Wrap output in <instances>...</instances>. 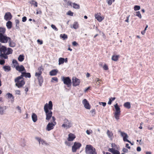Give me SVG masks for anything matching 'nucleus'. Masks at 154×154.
Segmentation results:
<instances>
[{
    "label": "nucleus",
    "mask_w": 154,
    "mask_h": 154,
    "mask_svg": "<svg viewBox=\"0 0 154 154\" xmlns=\"http://www.w3.org/2000/svg\"><path fill=\"white\" fill-rule=\"evenodd\" d=\"M52 109L53 104L51 101L49 102L48 104L46 103L45 105L44 109L45 113L46 120L49 121L51 118L52 119L51 122H49L47 126L46 130L48 131L53 129L57 124L55 118L52 116L53 112L51 111Z\"/></svg>",
    "instance_id": "1"
},
{
    "label": "nucleus",
    "mask_w": 154,
    "mask_h": 154,
    "mask_svg": "<svg viewBox=\"0 0 154 154\" xmlns=\"http://www.w3.org/2000/svg\"><path fill=\"white\" fill-rule=\"evenodd\" d=\"M13 51L11 48H7L5 46L1 45V44L0 43V58L8 59V55L12 54Z\"/></svg>",
    "instance_id": "2"
},
{
    "label": "nucleus",
    "mask_w": 154,
    "mask_h": 154,
    "mask_svg": "<svg viewBox=\"0 0 154 154\" xmlns=\"http://www.w3.org/2000/svg\"><path fill=\"white\" fill-rule=\"evenodd\" d=\"M16 85L19 88L22 87L25 84L23 78L20 75L16 78L14 80Z\"/></svg>",
    "instance_id": "3"
},
{
    "label": "nucleus",
    "mask_w": 154,
    "mask_h": 154,
    "mask_svg": "<svg viewBox=\"0 0 154 154\" xmlns=\"http://www.w3.org/2000/svg\"><path fill=\"white\" fill-rule=\"evenodd\" d=\"M85 152L87 154H97L96 149L92 145H87L85 147Z\"/></svg>",
    "instance_id": "4"
},
{
    "label": "nucleus",
    "mask_w": 154,
    "mask_h": 154,
    "mask_svg": "<svg viewBox=\"0 0 154 154\" xmlns=\"http://www.w3.org/2000/svg\"><path fill=\"white\" fill-rule=\"evenodd\" d=\"M114 107L116 109V111L114 114V116L117 120H118L119 118L120 115V108L118 106L117 103H116L114 105Z\"/></svg>",
    "instance_id": "5"
},
{
    "label": "nucleus",
    "mask_w": 154,
    "mask_h": 154,
    "mask_svg": "<svg viewBox=\"0 0 154 154\" xmlns=\"http://www.w3.org/2000/svg\"><path fill=\"white\" fill-rule=\"evenodd\" d=\"M62 81L63 82L64 84L69 87L71 85V80L69 77H63L62 78Z\"/></svg>",
    "instance_id": "6"
},
{
    "label": "nucleus",
    "mask_w": 154,
    "mask_h": 154,
    "mask_svg": "<svg viewBox=\"0 0 154 154\" xmlns=\"http://www.w3.org/2000/svg\"><path fill=\"white\" fill-rule=\"evenodd\" d=\"M82 144L79 142H74L73 145L72 147V150L73 152H76L77 149H79L81 146Z\"/></svg>",
    "instance_id": "7"
},
{
    "label": "nucleus",
    "mask_w": 154,
    "mask_h": 154,
    "mask_svg": "<svg viewBox=\"0 0 154 154\" xmlns=\"http://www.w3.org/2000/svg\"><path fill=\"white\" fill-rule=\"evenodd\" d=\"M72 126V125L71 121H69L66 119H64L63 124L62 125V127L68 128H70Z\"/></svg>",
    "instance_id": "8"
},
{
    "label": "nucleus",
    "mask_w": 154,
    "mask_h": 154,
    "mask_svg": "<svg viewBox=\"0 0 154 154\" xmlns=\"http://www.w3.org/2000/svg\"><path fill=\"white\" fill-rule=\"evenodd\" d=\"M9 39H10V37H8L6 34L0 36V42L2 43H7Z\"/></svg>",
    "instance_id": "9"
},
{
    "label": "nucleus",
    "mask_w": 154,
    "mask_h": 154,
    "mask_svg": "<svg viewBox=\"0 0 154 154\" xmlns=\"http://www.w3.org/2000/svg\"><path fill=\"white\" fill-rule=\"evenodd\" d=\"M119 132H120L121 136L123 137V140L124 141L130 143L132 145H133V144L132 143L131 141L127 139L128 137L126 133L122 132L120 131H119Z\"/></svg>",
    "instance_id": "10"
},
{
    "label": "nucleus",
    "mask_w": 154,
    "mask_h": 154,
    "mask_svg": "<svg viewBox=\"0 0 154 154\" xmlns=\"http://www.w3.org/2000/svg\"><path fill=\"white\" fill-rule=\"evenodd\" d=\"M72 82L73 86H77L79 85L80 83V79L74 77L72 78Z\"/></svg>",
    "instance_id": "11"
},
{
    "label": "nucleus",
    "mask_w": 154,
    "mask_h": 154,
    "mask_svg": "<svg viewBox=\"0 0 154 154\" xmlns=\"http://www.w3.org/2000/svg\"><path fill=\"white\" fill-rule=\"evenodd\" d=\"M82 103L86 109H91V106L86 99H85L83 100Z\"/></svg>",
    "instance_id": "12"
},
{
    "label": "nucleus",
    "mask_w": 154,
    "mask_h": 154,
    "mask_svg": "<svg viewBox=\"0 0 154 154\" xmlns=\"http://www.w3.org/2000/svg\"><path fill=\"white\" fill-rule=\"evenodd\" d=\"M75 135L74 134L70 133L68 135V137L67 138L68 141H72L75 138Z\"/></svg>",
    "instance_id": "13"
},
{
    "label": "nucleus",
    "mask_w": 154,
    "mask_h": 154,
    "mask_svg": "<svg viewBox=\"0 0 154 154\" xmlns=\"http://www.w3.org/2000/svg\"><path fill=\"white\" fill-rule=\"evenodd\" d=\"M35 76L37 77L39 85L40 86H41L43 82V77L41 75H37Z\"/></svg>",
    "instance_id": "14"
},
{
    "label": "nucleus",
    "mask_w": 154,
    "mask_h": 154,
    "mask_svg": "<svg viewBox=\"0 0 154 154\" xmlns=\"http://www.w3.org/2000/svg\"><path fill=\"white\" fill-rule=\"evenodd\" d=\"M12 15L9 12L6 13L4 16V19L6 20H10L12 18Z\"/></svg>",
    "instance_id": "15"
},
{
    "label": "nucleus",
    "mask_w": 154,
    "mask_h": 154,
    "mask_svg": "<svg viewBox=\"0 0 154 154\" xmlns=\"http://www.w3.org/2000/svg\"><path fill=\"white\" fill-rule=\"evenodd\" d=\"M21 74L20 76L22 78H23V77L30 78L31 77L30 73L29 72H21Z\"/></svg>",
    "instance_id": "16"
},
{
    "label": "nucleus",
    "mask_w": 154,
    "mask_h": 154,
    "mask_svg": "<svg viewBox=\"0 0 154 154\" xmlns=\"http://www.w3.org/2000/svg\"><path fill=\"white\" fill-rule=\"evenodd\" d=\"M10 39H9L8 42L9 45L11 47H14L16 45V43L15 41L12 40L10 38Z\"/></svg>",
    "instance_id": "17"
},
{
    "label": "nucleus",
    "mask_w": 154,
    "mask_h": 154,
    "mask_svg": "<svg viewBox=\"0 0 154 154\" xmlns=\"http://www.w3.org/2000/svg\"><path fill=\"white\" fill-rule=\"evenodd\" d=\"M16 69L17 70L20 72H22L25 71V68L23 65H21L20 66L18 65V66H16Z\"/></svg>",
    "instance_id": "18"
},
{
    "label": "nucleus",
    "mask_w": 154,
    "mask_h": 154,
    "mask_svg": "<svg viewBox=\"0 0 154 154\" xmlns=\"http://www.w3.org/2000/svg\"><path fill=\"white\" fill-rule=\"evenodd\" d=\"M108 151L113 154H120L119 152L115 149L114 148H109L108 149Z\"/></svg>",
    "instance_id": "19"
},
{
    "label": "nucleus",
    "mask_w": 154,
    "mask_h": 154,
    "mask_svg": "<svg viewBox=\"0 0 154 154\" xmlns=\"http://www.w3.org/2000/svg\"><path fill=\"white\" fill-rule=\"evenodd\" d=\"M44 68L42 67V66L39 67L38 68V72H36L35 73V75H41L42 73V71L44 70Z\"/></svg>",
    "instance_id": "20"
},
{
    "label": "nucleus",
    "mask_w": 154,
    "mask_h": 154,
    "mask_svg": "<svg viewBox=\"0 0 154 154\" xmlns=\"http://www.w3.org/2000/svg\"><path fill=\"white\" fill-rule=\"evenodd\" d=\"M35 139L39 142V144L41 143L43 145H46L47 143H46L45 141L43 139H41V138L36 137Z\"/></svg>",
    "instance_id": "21"
},
{
    "label": "nucleus",
    "mask_w": 154,
    "mask_h": 154,
    "mask_svg": "<svg viewBox=\"0 0 154 154\" xmlns=\"http://www.w3.org/2000/svg\"><path fill=\"white\" fill-rule=\"evenodd\" d=\"M6 29L4 27H0V36L5 35Z\"/></svg>",
    "instance_id": "22"
},
{
    "label": "nucleus",
    "mask_w": 154,
    "mask_h": 154,
    "mask_svg": "<svg viewBox=\"0 0 154 154\" xmlns=\"http://www.w3.org/2000/svg\"><path fill=\"white\" fill-rule=\"evenodd\" d=\"M58 72V70L57 69H54L51 71L49 73L50 75L51 76L56 75Z\"/></svg>",
    "instance_id": "23"
},
{
    "label": "nucleus",
    "mask_w": 154,
    "mask_h": 154,
    "mask_svg": "<svg viewBox=\"0 0 154 154\" xmlns=\"http://www.w3.org/2000/svg\"><path fill=\"white\" fill-rule=\"evenodd\" d=\"M32 118L33 121L35 122H36L38 119L37 116L35 113H33L32 115Z\"/></svg>",
    "instance_id": "24"
},
{
    "label": "nucleus",
    "mask_w": 154,
    "mask_h": 154,
    "mask_svg": "<svg viewBox=\"0 0 154 154\" xmlns=\"http://www.w3.org/2000/svg\"><path fill=\"white\" fill-rule=\"evenodd\" d=\"M107 134L108 137L110 139H112L113 137V134L111 131H109L108 130L107 132Z\"/></svg>",
    "instance_id": "25"
},
{
    "label": "nucleus",
    "mask_w": 154,
    "mask_h": 154,
    "mask_svg": "<svg viewBox=\"0 0 154 154\" xmlns=\"http://www.w3.org/2000/svg\"><path fill=\"white\" fill-rule=\"evenodd\" d=\"M6 109V106H0V114L1 115L4 114L5 110Z\"/></svg>",
    "instance_id": "26"
},
{
    "label": "nucleus",
    "mask_w": 154,
    "mask_h": 154,
    "mask_svg": "<svg viewBox=\"0 0 154 154\" xmlns=\"http://www.w3.org/2000/svg\"><path fill=\"white\" fill-rule=\"evenodd\" d=\"M119 57L120 56L119 55H113L112 56V60L114 61H117L118 60Z\"/></svg>",
    "instance_id": "27"
},
{
    "label": "nucleus",
    "mask_w": 154,
    "mask_h": 154,
    "mask_svg": "<svg viewBox=\"0 0 154 154\" xmlns=\"http://www.w3.org/2000/svg\"><path fill=\"white\" fill-rule=\"evenodd\" d=\"M124 106L125 107L129 109L131 107V103L129 102H126L124 104Z\"/></svg>",
    "instance_id": "28"
},
{
    "label": "nucleus",
    "mask_w": 154,
    "mask_h": 154,
    "mask_svg": "<svg viewBox=\"0 0 154 154\" xmlns=\"http://www.w3.org/2000/svg\"><path fill=\"white\" fill-rule=\"evenodd\" d=\"M79 27V24L77 22H75L72 25V27H71L72 28H73L75 29H78Z\"/></svg>",
    "instance_id": "29"
},
{
    "label": "nucleus",
    "mask_w": 154,
    "mask_h": 154,
    "mask_svg": "<svg viewBox=\"0 0 154 154\" xmlns=\"http://www.w3.org/2000/svg\"><path fill=\"white\" fill-rule=\"evenodd\" d=\"M95 18H96L97 20L99 22H101L103 19L102 17L100 15H95Z\"/></svg>",
    "instance_id": "30"
},
{
    "label": "nucleus",
    "mask_w": 154,
    "mask_h": 154,
    "mask_svg": "<svg viewBox=\"0 0 154 154\" xmlns=\"http://www.w3.org/2000/svg\"><path fill=\"white\" fill-rule=\"evenodd\" d=\"M6 26L8 29L11 28L12 27V22L10 21H8L6 23Z\"/></svg>",
    "instance_id": "31"
},
{
    "label": "nucleus",
    "mask_w": 154,
    "mask_h": 154,
    "mask_svg": "<svg viewBox=\"0 0 154 154\" xmlns=\"http://www.w3.org/2000/svg\"><path fill=\"white\" fill-rule=\"evenodd\" d=\"M5 71L8 72L11 70V67L10 66H5L3 67Z\"/></svg>",
    "instance_id": "32"
},
{
    "label": "nucleus",
    "mask_w": 154,
    "mask_h": 154,
    "mask_svg": "<svg viewBox=\"0 0 154 154\" xmlns=\"http://www.w3.org/2000/svg\"><path fill=\"white\" fill-rule=\"evenodd\" d=\"M60 37L62 38L63 40L66 39L68 38L67 35L65 34H60Z\"/></svg>",
    "instance_id": "33"
},
{
    "label": "nucleus",
    "mask_w": 154,
    "mask_h": 154,
    "mask_svg": "<svg viewBox=\"0 0 154 154\" xmlns=\"http://www.w3.org/2000/svg\"><path fill=\"white\" fill-rule=\"evenodd\" d=\"M72 7L73 8L75 9H79L80 7L79 4H77L75 3H73L72 4Z\"/></svg>",
    "instance_id": "34"
},
{
    "label": "nucleus",
    "mask_w": 154,
    "mask_h": 154,
    "mask_svg": "<svg viewBox=\"0 0 154 154\" xmlns=\"http://www.w3.org/2000/svg\"><path fill=\"white\" fill-rule=\"evenodd\" d=\"M64 62V58H60L59 59V65L63 64Z\"/></svg>",
    "instance_id": "35"
},
{
    "label": "nucleus",
    "mask_w": 154,
    "mask_h": 154,
    "mask_svg": "<svg viewBox=\"0 0 154 154\" xmlns=\"http://www.w3.org/2000/svg\"><path fill=\"white\" fill-rule=\"evenodd\" d=\"M18 60L20 62H22L24 60V56L23 55H20L18 57Z\"/></svg>",
    "instance_id": "36"
},
{
    "label": "nucleus",
    "mask_w": 154,
    "mask_h": 154,
    "mask_svg": "<svg viewBox=\"0 0 154 154\" xmlns=\"http://www.w3.org/2000/svg\"><path fill=\"white\" fill-rule=\"evenodd\" d=\"M30 4L33 5L35 7H37L38 6L37 3L34 0H32L29 2Z\"/></svg>",
    "instance_id": "37"
},
{
    "label": "nucleus",
    "mask_w": 154,
    "mask_h": 154,
    "mask_svg": "<svg viewBox=\"0 0 154 154\" xmlns=\"http://www.w3.org/2000/svg\"><path fill=\"white\" fill-rule=\"evenodd\" d=\"M12 63L14 64V66L16 68V66H18V63L17 61L16 60H13L12 61Z\"/></svg>",
    "instance_id": "38"
},
{
    "label": "nucleus",
    "mask_w": 154,
    "mask_h": 154,
    "mask_svg": "<svg viewBox=\"0 0 154 154\" xmlns=\"http://www.w3.org/2000/svg\"><path fill=\"white\" fill-rule=\"evenodd\" d=\"M90 112L92 116H94L96 114V110L95 109H93L90 111Z\"/></svg>",
    "instance_id": "39"
},
{
    "label": "nucleus",
    "mask_w": 154,
    "mask_h": 154,
    "mask_svg": "<svg viewBox=\"0 0 154 154\" xmlns=\"http://www.w3.org/2000/svg\"><path fill=\"white\" fill-rule=\"evenodd\" d=\"M16 23V27L17 29L19 28V27L18 25L20 21L19 20L16 19L15 20Z\"/></svg>",
    "instance_id": "40"
},
{
    "label": "nucleus",
    "mask_w": 154,
    "mask_h": 154,
    "mask_svg": "<svg viewBox=\"0 0 154 154\" xmlns=\"http://www.w3.org/2000/svg\"><path fill=\"white\" fill-rule=\"evenodd\" d=\"M116 98L115 97L111 98L109 99V101L108 102V104L109 105L111 104L112 103V101L114 100Z\"/></svg>",
    "instance_id": "41"
},
{
    "label": "nucleus",
    "mask_w": 154,
    "mask_h": 154,
    "mask_svg": "<svg viewBox=\"0 0 154 154\" xmlns=\"http://www.w3.org/2000/svg\"><path fill=\"white\" fill-rule=\"evenodd\" d=\"M136 16H137L140 19L141 18H142V16L141 14L140 11H137L136 12Z\"/></svg>",
    "instance_id": "42"
},
{
    "label": "nucleus",
    "mask_w": 154,
    "mask_h": 154,
    "mask_svg": "<svg viewBox=\"0 0 154 154\" xmlns=\"http://www.w3.org/2000/svg\"><path fill=\"white\" fill-rule=\"evenodd\" d=\"M115 0H107V2L109 5H111L112 4V2H114Z\"/></svg>",
    "instance_id": "43"
},
{
    "label": "nucleus",
    "mask_w": 154,
    "mask_h": 154,
    "mask_svg": "<svg viewBox=\"0 0 154 154\" xmlns=\"http://www.w3.org/2000/svg\"><path fill=\"white\" fill-rule=\"evenodd\" d=\"M7 94L8 96V98H12L13 99H14V97L12 94L10 93H8Z\"/></svg>",
    "instance_id": "44"
},
{
    "label": "nucleus",
    "mask_w": 154,
    "mask_h": 154,
    "mask_svg": "<svg viewBox=\"0 0 154 154\" xmlns=\"http://www.w3.org/2000/svg\"><path fill=\"white\" fill-rule=\"evenodd\" d=\"M140 8V7L138 5H135L134 7V10L135 11L139 10Z\"/></svg>",
    "instance_id": "45"
},
{
    "label": "nucleus",
    "mask_w": 154,
    "mask_h": 154,
    "mask_svg": "<svg viewBox=\"0 0 154 154\" xmlns=\"http://www.w3.org/2000/svg\"><path fill=\"white\" fill-rule=\"evenodd\" d=\"M67 15L72 16L73 15V13L70 11H69L66 13Z\"/></svg>",
    "instance_id": "46"
},
{
    "label": "nucleus",
    "mask_w": 154,
    "mask_h": 154,
    "mask_svg": "<svg viewBox=\"0 0 154 154\" xmlns=\"http://www.w3.org/2000/svg\"><path fill=\"white\" fill-rule=\"evenodd\" d=\"M1 59V58H0V64L1 65H4L5 63V60H3V59Z\"/></svg>",
    "instance_id": "47"
},
{
    "label": "nucleus",
    "mask_w": 154,
    "mask_h": 154,
    "mask_svg": "<svg viewBox=\"0 0 154 154\" xmlns=\"http://www.w3.org/2000/svg\"><path fill=\"white\" fill-rule=\"evenodd\" d=\"M103 68L104 70H107L109 69L108 66L106 64H105L103 65Z\"/></svg>",
    "instance_id": "48"
},
{
    "label": "nucleus",
    "mask_w": 154,
    "mask_h": 154,
    "mask_svg": "<svg viewBox=\"0 0 154 154\" xmlns=\"http://www.w3.org/2000/svg\"><path fill=\"white\" fill-rule=\"evenodd\" d=\"M69 141H66L65 142V144L67 146H70L71 145V144L70 142H69Z\"/></svg>",
    "instance_id": "49"
},
{
    "label": "nucleus",
    "mask_w": 154,
    "mask_h": 154,
    "mask_svg": "<svg viewBox=\"0 0 154 154\" xmlns=\"http://www.w3.org/2000/svg\"><path fill=\"white\" fill-rule=\"evenodd\" d=\"M51 27L55 30L57 31L58 30L57 28L56 27V26L54 24H52L51 25Z\"/></svg>",
    "instance_id": "50"
},
{
    "label": "nucleus",
    "mask_w": 154,
    "mask_h": 154,
    "mask_svg": "<svg viewBox=\"0 0 154 154\" xmlns=\"http://www.w3.org/2000/svg\"><path fill=\"white\" fill-rule=\"evenodd\" d=\"M53 80L54 81L57 82H58V79L56 77H53L52 78V80H51L52 82H53Z\"/></svg>",
    "instance_id": "51"
},
{
    "label": "nucleus",
    "mask_w": 154,
    "mask_h": 154,
    "mask_svg": "<svg viewBox=\"0 0 154 154\" xmlns=\"http://www.w3.org/2000/svg\"><path fill=\"white\" fill-rule=\"evenodd\" d=\"M72 4H73V3H72V2H70V1H68L67 2V5H69L71 7H72V6H73Z\"/></svg>",
    "instance_id": "52"
},
{
    "label": "nucleus",
    "mask_w": 154,
    "mask_h": 154,
    "mask_svg": "<svg viewBox=\"0 0 154 154\" xmlns=\"http://www.w3.org/2000/svg\"><path fill=\"white\" fill-rule=\"evenodd\" d=\"M42 14V11L38 9L37 10V12L36 13V14Z\"/></svg>",
    "instance_id": "53"
},
{
    "label": "nucleus",
    "mask_w": 154,
    "mask_h": 154,
    "mask_svg": "<svg viewBox=\"0 0 154 154\" xmlns=\"http://www.w3.org/2000/svg\"><path fill=\"white\" fill-rule=\"evenodd\" d=\"M99 104L100 105H102L104 107L106 105V102H99Z\"/></svg>",
    "instance_id": "54"
},
{
    "label": "nucleus",
    "mask_w": 154,
    "mask_h": 154,
    "mask_svg": "<svg viewBox=\"0 0 154 154\" xmlns=\"http://www.w3.org/2000/svg\"><path fill=\"white\" fill-rule=\"evenodd\" d=\"M38 43L39 45H42L43 44V42L42 40H40L39 39H38L37 40Z\"/></svg>",
    "instance_id": "55"
},
{
    "label": "nucleus",
    "mask_w": 154,
    "mask_h": 154,
    "mask_svg": "<svg viewBox=\"0 0 154 154\" xmlns=\"http://www.w3.org/2000/svg\"><path fill=\"white\" fill-rule=\"evenodd\" d=\"M86 132L87 134L89 135L91 133L92 131V130L89 131L88 130L86 131Z\"/></svg>",
    "instance_id": "56"
},
{
    "label": "nucleus",
    "mask_w": 154,
    "mask_h": 154,
    "mask_svg": "<svg viewBox=\"0 0 154 154\" xmlns=\"http://www.w3.org/2000/svg\"><path fill=\"white\" fill-rule=\"evenodd\" d=\"M27 20V18L26 17H23L22 18V21L23 22H25Z\"/></svg>",
    "instance_id": "57"
},
{
    "label": "nucleus",
    "mask_w": 154,
    "mask_h": 154,
    "mask_svg": "<svg viewBox=\"0 0 154 154\" xmlns=\"http://www.w3.org/2000/svg\"><path fill=\"white\" fill-rule=\"evenodd\" d=\"M17 108L18 109V110H19V112L20 113H21V108L19 106H18L17 107Z\"/></svg>",
    "instance_id": "58"
},
{
    "label": "nucleus",
    "mask_w": 154,
    "mask_h": 154,
    "mask_svg": "<svg viewBox=\"0 0 154 154\" xmlns=\"http://www.w3.org/2000/svg\"><path fill=\"white\" fill-rule=\"evenodd\" d=\"M72 44L73 46H76L78 45V43L75 41H74L72 42Z\"/></svg>",
    "instance_id": "59"
},
{
    "label": "nucleus",
    "mask_w": 154,
    "mask_h": 154,
    "mask_svg": "<svg viewBox=\"0 0 154 154\" xmlns=\"http://www.w3.org/2000/svg\"><path fill=\"white\" fill-rule=\"evenodd\" d=\"M16 94H18V95H20V91L19 90H16Z\"/></svg>",
    "instance_id": "60"
},
{
    "label": "nucleus",
    "mask_w": 154,
    "mask_h": 154,
    "mask_svg": "<svg viewBox=\"0 0 154 154\" xmlns=\"http://www.w3.org/2000/svg\"><path fill=\"white\" fill-rule=\"evenodd\" d=\"M116 146V144L115 143H112L111 144V146L112 147V148H114Z\"/></svg>",
    "instance_id": "61"
},
{
    "label": "nucleus",
    "mask_w": 154,
    "mask_h": 154,
    "mask_svg": "<svg viewBox=\"0 0 154 154\" xmlns=\"http://www.w3.org/2000/svg\"><path fill=\"white\" fill-rule=\"evenodd\" d=\"M122 150L124 152H127L128 151V150L125 148H123Z\"/></svg>",
    "instance_id": "62"
},
{
    "label": "nucleus",
    "mask_w": 154,
    "mask_h": 154,
    "mask_svg": "<svg viewBox=\"0 0 154 154\" xmlns=\"http://www.w3.org/2000/svg\"><path fill=\"white\" fill-rule=\"evenodd\" d=\"M137 151H140L141 150V148L139 146L137 147Z\"/></svg>",
    "instance_id": "63"
},
{
    "label": "nucleus",
    "mask_w": 154,
    "mask_h": 154,
    "mask_svg": "<svg viewBox=\"0 0 154 154\" xmlns=\"http://www.w3.org/2000/svg\"><path fill=\"white\" fill-rule=\"evenodd\" d=\"M153 126L152 127H150V125H149L148 126V129L149 130H152L153 129Z\"/></svg>",
    "instance_id": "64"
}]
</instances>
